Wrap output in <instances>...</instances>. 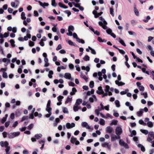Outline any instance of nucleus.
<instances>
[{"instance_id": "473e14b6", "label": "nucleus", "mask_w": 154, "mask_h": 154, "mask_svg": "<svg viewBox=\"0 0 154 154\" xmlns=\"http://www.w3.org/2000/svg\"><path fill=\"white\" fill-rule=\"evenodd\" d=\"M119 42L124 46H126V44L124 43V41L122 40L120 38H119Z\"/></svg>"}, {"instance_id": "f704fd0d", "label": "nucleus", "mask_w": 154, "mask_h": 154, "mask_svg": "<svg viewBox=\"0 0 154 154\" xmlns=\"http://www.w3.org/2000/svg\"><path fill=\"white\" fill-rule=\"evenodd\" d=\"M109 10H110V14L112 16H114V11L113 9L112 8H109Z\"/></svg>"}, {"instance_id": "2eb2a0df", "label": "nucleus", "mask_w": 154, "mask_h": 154, "mask_svg": "<svg viewBox=\"0 0 154 154\" xmlns=\"http://www.w3.org/2000/svg\"><path fill=\"white\" fill-rule=\"evenodd\" d=\"M8 117V115L6 114L5 115V116L3 117L1 120V123L2 124H4L6 121L7 118Z\"/></svg>"}, {"instance_id": "6ab92c4d", "label": "nucleus", "mask_w": 154, "mask_h": 154, "mask_svg": "<svg viewBox=\"0 0 154 154\" xmlns=\"http://www.w3.org/2000/svg\"><path fill=\"white\" fill-rule=\"evenodd\" d=\"M116 139H117V136L115 134H112L111 137V141H114Z\"/></svg>"}, {"instance_id": "37998d69", "label": "nucleus", "mask_w": 154, "mask_h": 154, "mask_svg": "<svg viewBox=\"0 0 154 154\" xmlns=\"http://www.w3.org/2000/svg\"><path fill=\"white\" fill-rule=\"evenodd\" d=\"M51 5L54 7L57 6V4L55 0H51Z\"/></svg>"}, {"instance_id": "49530a36", "label": "nucleus", "mask_w": 154, "mask_h": 154, "mask_svg": "<svg viewBox=\"0 0 154 154\" xmlns=\"http://www.w3.org/2000/svg\"><path fill=\"white\" fill-rule=\"evenodd\" d=\"M63 111L65 113H68V109L66 107H63Z\"/></svg>"}, {"instance_id": "bb28decb", "label": "nucleus", "mask_w": 154, "mask_h": 154, "mask_svg": "<svg viewBox=\"0 0 154 154\" xmlns=\"http://www.w3.org/2000/svg\"><path fill=\"white\" fill-rule=\"evenodd\" d=\"M80 77L81 78L84 79L86 82H87L88 78L85 75L81 74Z\"/></svg>"}, {"instance_id": "5fc2aeb1", "label": "nucleus", "mask_w": 154, "mask_h": 154, "mask_svg": "<svg viewBox=\"0 0 154 154\" xmlns=\"http://www.w3.org/2000/svg\"><path fill=\"white\" fill-rule=\"evenodd\" d=\"M2 76L4 78H7L8 76L7 73L6 72H3L2 74Z\"/></svg>"}, {"instance_id": "c9c22d12", "label": "nucleus", "mask_w": 154, "mask_h": 154, "mask_svg": "<svg viewBox=\"0 0 154 154\" xmlns=\"http://www.w3.org/2000/svg\"><path fill=\"white\" fill-rule=\"evenodd\" d=\"M46 110L47 111L48 113H50V114H52L51 113V110L52 108L50 107H46Z\"/></svg>"}, {"instance_id": "2f4dec72", "label": "nucleus", "mask_w": 154, "mask_h": 154, "mask_svg": "<svg viewBox=\"0 0 154 154\" xmlns=\"http://www.w3.org/2000/svg\"><path fill=\"white\" fill-rule=\"evenodd\" d=\"M115 103L116 105V106L117 107H120V105L119 102L118 100H116L115 101Z\"/></svg>"}, {"instance_id": "e433bc0d", "label": "nucleus", "mask_w": 154, "mask_h": 154, "mask_svg": "<svg viewBox=\"0 0 154 154\" xmlns=\"http://www.w3.org/2000/svg\"><path fill=\"white\" fill-rule=\"evenodd\" d=\"M139 123L141 125H142L144 126L146 125V123H144L142 119H140L139 120Z\"/></svg>"}, {"instance_id": "ea45409f", "label": "nucleus", "mask_w": 154, "mask_h": 154, "mask_svg": "<svg viewBox=\"0 0 154 154\" xmlns=\"http://www.w3.org/2000/svg\"><path fill=\"white\" fill-rule=\"evenodd\" d=\"M100 20H101L103 21V23L104 24H107V22L102 17H99Z\"/></svg>"}, {"instance_id": "0eeeda50", "label": "nucleus", "mask_w": 154, "mask_h": 154, "mask_svg": "<svg viewBox=\"0 0 154 154\" xmlns=\"http://www.w3.org/2000/svg\"><path fill=\"white\" fill-rule=\"evenodd\" d=\"M75 126V124L74 123H72L70 124L69 123H67L66 124V127L67 129H70L73 128Z\"/></svg>"}, {"instance_id": "69168bd1", "label": "nucleus", "mask_w": 154, "mask_h": 154, "mask_svg": "<svg viewBox=\"0 0 154 154\" xmlns=\"http://www.w3.org/2000/svg\"><path fill=\"white\" fill-rule=\"evenodd\" d=\"M118 50L119 53L122 54H125V52L123 50L120 49H119Z\"/></svg>"}, {"instance_id": "1a4fd4ad", "label": "nucleus", "mask_w": 154, "mask_h": 154, "mask_svg": "<svg viewBox=\"0 0 154 154\" xmlns=\"http://www.w3.org/2000/svg\"><path fill=\"white\" fill-rule=\"evenodd\" d=\"M104 91L101 86H100L98 87V90L97 91L96 93L99 94H101L104 93Z\"/></svg>"}, {"instance_id": "4468645a", "label": "nucleus", "mask_w": 154, "mask_h": 154, "mask_svg": "<svg viewBox=\"0 0 154 154\" xmlns=\"http://www.w3.org/2000/svg\"><path fill=\"white\" fill-rule=\"evenodd\" d=\"M115 83L116 85L119 86L123 85H125V83L122 82H119L118 80H116L115 81Z\"/></svg>"}, {"instance_id": "9d476101", "label": "nucleus", "mask_w": 154, "mask_h": 154, "mask_svg": "<svg viewBox=\"0 0 154 154\" xmlns=\"http://www.w3.org/2000/svg\"><path fill=\"white\" fill-rule=\"evenodd\" d=\"M113 130V128L110 126H108L106 127V132L108 133H112Z\"/></svg>"}, {"instance_id": "393cba45", "label": "nucleus", "mask_w": 154, "mask_h": 154, "mask_svg": "<svg viewBox=\"0 0 154 154\" xmlns=\"http://www.w3.org/2000/svg\"><path fill=\"white\" fill-rule=\"evenodd\" d=\"M118 121L116 120H114L112 121L111 122L110 124V125H116L117 124Z\"/></svg>"}, {"instance_id": "b1692460", "label": "nucleus", "mask_w": 154, "mask_h": 154, "mask_svg": "<svg viewBox=\"0 0 154 154\" xmlns=\"http://www.w3.org/2000/svg\"><path fill=\"white\" fill-rule=\"evenodd\" d=\"M72 96H70L69 97H68L67 98V100L65 102L66 103H68L69 102H70L72 101Z\"/></svg>"}, {"instance_id": "a19ab883", "label": "nucleus", "mask_w": 154, "mask_h": 154, "mask_svg": "<svg viewBox=\"0 0 154 154\" xmlns=\"http://www.w3.org/2000/svg\"><path fill=\"white\" fill-rule=\"evenodd\" d=\"M64 98L62 96H59L57 97V98L58 101L59 102H61L62 101V99Z\"/></svg>"}, {"instance_id": "f03ea898", "label": "nucleus", "mask_w": 154, "mask_h": 154, "mask_svg": "<svg viewBox=\"0 0 154 154\" xmlns=\"http://www.w3.org/2000/svg\"><path fill=\"white\" fill-rule=\"evenodd\" d=\"M101 146L102 147L106 148L109 151H110L111 150V144L107 142H104L102 144Z\"/></svg>"}, {"instance_id": "423d86ee", "label": "nucleus", "mask_w": 154, "mask_h": 154, "mask_svg": "<svg viewBox=\"0 0 154 154\" xmlns=\"http://www.w3.org/2000/svg\"><path fill=\"white\" fill-rule=\"evenodd\" d=\"M76 140V138L72 136L71 137L70 141L73 144L75 143L76 145H78L79 144L80 142L79 141L77 140Z\"/></svg>"}, {"instance_id": "052dcab7", "label": "nucleus", "mask_w": 154, "mask_h": 154, "mask_svg": "<svg viewBox=\"0 0 154 154\" xmlns=\"http://www.w3.org/2000/svg\"><path fill=\"white\" fill-rule=\"evenodd\" d=\"M62 48L61 45L60 44H59L58 45L57 47L56 48V49L57 51H58L61 49Z\"/></svg>"}, {"instance_id": "dca6fc26", "label": "nucleus", "mask_w": 154, "mask_h": 154, "mask_svg": "<svg viewBox=\"0 0 154 154\" xmlns=\"http://www.w3.org/2000/svg\"><path fill=\"white\" fill-rule=\"evenodd\" d=\"M82 99H77L76 101L75 104L76 106H78L79 105H80L82 103Z\"/></svg>"}, {"instance_id": "3c124183", "label": "nucleus", "mask_w": 154, "mask_h": 154, "mask_svg": "<svg viewBox=\"0 0 154 154\" xmlns=\"http://www.w3.org/2000/svg\"><path fill=\"white\" fill-rule=\"evenodd\" d=\"M134 12L135 13V14L137 16H138L139 15V12L137 10L135 7L134 8Z\"/></svg>"}, {"instance_id": "6e6552de", "label": "nucleus", "mask_w": 154, "mask_h": 154, "mask_svg": "<svg viewBox=\"0 0 154 154\" xmlns=\"http://www.w3.org/2000/svg\"><path fill=\"white\" fill-rule=\"evenodd\" d=\"M81 125L83 128H86L88 129H91L90 127L89 126L88 123L86 122H82Z\"/></svg>"}, {"instance_id": "a211bd4d", "label": "nucleus", "mask_w": 154, "mask_h": 154, "mask_svg": "<svg viewBox=\"0 0 154 154\" xmlns=\"http://www.w3.org/2000/svg\"><path fill=\"white\" fill-rule=\"evenodd\" d=\"M77 91L76 88H73L72 89V91L70 92V94L71 95H73L75 94V93Z\"/></svg>"}, {"instance_id": "e2e57ef3", "label": "nucleus", "mask_w": 154, "mask_h": 154, "mask_svg": "<svg viewBox=\"0 0 154 154\" xmlns=\"http://www.w3.org/2000/svg\"><path fill=\"white\" fill-rule=\"evenodd\" d=\"M34 114L31 113L30 114H29V119H33L34 118Z\"/></svg>"}, {"instance_id": "39448f33", "label": "nucleus", "mask_w": 154, "mask_h": 154, "mask_svg": "<svg viewBox=\"0 0 154 154\" xmlns=\"http://www.w3.org/2000/svg\"><path fill=\"white\" fill-rule=\"evenodd\" d=\"M119 144L122 146H123L126 149H128L129 146L128 144L122 140H120L119 142Z\"/></svg>"}, {"instance_id": "4be33fe9", "label": "nucleus", "mask_w": 154, "mask_h": 154, "mask_svg": "<svg viewBox=\"0 0 154 154\" xmlns=\"http://www.w3.org/2000/svg\"><path fill=\"white\" fill-rule=\"evenodd\" d=\"M29 119L28 116H23L22 117L21 120H20L21 122H22L24 120H28Z\"/></svg>"}, {"instance_id": "72a5a7b5", "label": "nucleus", "mask_w": 154, "mask_h": 154, "mask_svg": "<svg viewBox=\"0 0 154 154\" xmlns=\"http://www.w3.org/2000/svg\"><path fill=\"white\" fill-rule=\"evenodd\" d=\"M88 48L90 50H91V52L92 54H96V52L94 49H93L90 46H88Z\"/></svg>"}, {"instance_id": "cd10ccee", "label": "nucleus", "mask_w": 154, "mask_h": 154, "mask_svg": "<svg viewBox=\"0 0 154 154\" xmlns=\"http://www.w3.org/2000/svg\"><path fill=\"white\" fill-rule=\"evenodd\" d=\"M76 41L79 43H81L82 44L85 43V41L79 38H76Z\"/></svg>"}, {"instance_id": "a878e982", "label": "nucleus", "mask_w": 154, "mask_h": 154, "mask_svg": "<svg viewBox=\"0 0 154 154\" xmlns=\"http://www.w3.org/2000/svg\"><path fill=\"white\" fill-rule=\"evenodd\" d=\"M140 131L143 133L145 135H147L148 134H149L148 131L146 130L140 129Z\"/></svg>"}, {"instance_id": "bf43d9fd", "label": "nucleus", "mask_w": 154, "mask_h": 154, "mask_svg": "<svg viewBox=\"0 0 154 154\" xmlns=\"http://www.w3.org/2000/svg\"><path fill=\"white\" fill-rule=\"evenodd\" d=\"M64 12L67 14V16L68 17L71 14V13L68 10L65 11Z\"/></svg>"}, {"instance_id": "774afa93", "label": "nucleus", "mask_w": 154, "mask_h": 154, "mask_svg": "<svg viewBox=\"0 0 154 154\" xmlns=\"http://www.w3.org/2000/svg\"><path fill=\"white\" fill-rule=\"evenodd\" d=\"M20 114H21V112L19 110H17L16 111V115L17 116H19L20 115Z\"/></svg>"}, {"instance_id": "412c9836", "label": "nucleus", "mask_w": 154, "mask_h": 154, "mask_svg": "<svg viewBox=\"0 0 154 154\" xmlns=\"http://www.w3.org/2000/svg\"><path fill=\"white\" fill-rule=\"evenodd\" d=\"M74 28L73 26L72 25L69 26L68 28V32L69 31H73L74 30Z\"/></svg>"}, {"instance_id": "09e8293b", "label": "nucleus", "mask_w": 154, "mask_h": 154, "mask_svg": "<svg viewBox=\"0 0 154 154\" xmlns=\"http://www.w3.org/2000/svg\"><path fill=\"white\" fill-rule=\"evenodd\" d=\"M84 59L86 61H88L90 59V57L87 55H85L84 58Z\"/></svg>"}, {"instance_id": "ddd939ff", "label": "nucleus", "mask_w": 154, "mask_h": 154, "mask_svg": "<svg viewBox=\"0 0 154 154\" xmlns=\"http://www.w3.org/2000/svg\"><path fill=\"white\" fill-rule=\"evenodd\" d=\"M143 109H140L139 111H138L137 112V115L139 117L142 116L143 113Z\"/></svg>"}, {"instance_id": "4d7b16f0", "label": "nucleus", "mask_w": 154, "mask_h": 154, "mask_svg": "<svg viewBox=\"0 0 154 154\" xmlns=\"http://www.w3.org/2000/svg\"><path fill=\"white\" fill-rule=\"evenodd\" d=\"M68 43L70 45H74L75 46H76L74 44V43H73V42H72V41H71V40H69L68 41Z\"/></svg>"}, {"instance_id": "8fccbe9b", "label": "nucleus", "mask_w": 154, "mask_h": 154, "mask_svg": "<svg viewBox=\"0 0 154 154\" xmlns=\"http://www.w3.org/2000/svg\"><path fill=\"white\" fill-rule=\"evenodd\" d=\"M23 67V66H20V68H19L17 70L18 72L19 73H21L22 72V68Z\"/></svg>"}, {"instance_id": "a18cd8bd", "label": "nucleus", "mask_w": 154, "mask_h": 154, "mask_svg": "<svg viewBox=\"0 0 154 154\" xmlns=\"http://www.w3.org/2000/svg\"><path fill=\"white\" fill-rule=\"evenodd\" d=\"M150 19V17L149 16H148L146 17V20H143V21L145 23L147 22Z\"/></svg>"}, {"instance_id": "de8ad7c7", "label": "nucleus", "mask_w": 154, "mask_h": 154, "mask_svg": "<svg viewBox=\"0 0 154 154\" xmlns=\"http://www.w3.org/2000/svg\"><path fill=\"white\" fill-rule=\"evenodd\" d=\"M94 82L93 81H91L89 83V87L90 88H92L94 86Z\"/></svg>"}, {"instance_id": "20e7f679", "label": "nucleus", "mask_w": 154, "mask_h": 154, "mask_svg": "<svg viewBox=\"0 0 154 154\" xmlns=\"http://www.w3.org/2000/svg\"><path fill=\"white\" fill-rule=\"evenodd\" d=\"M122 131V128L120 126L117 127L115 129V133L117 135H120Z\"/></svg>"}, {"instance_id": "58836bf2", "label": "nucleus", "mask_w": 154, "mask_h": 154, "mask_svg": "<svg viewBox=\"0 0 154 154\" xmlns=\"http://www.w3.org/2000/svg\"><path fill=\"white\" fill-rule=\"evenodd\" d=\"M99 123L102 125H105V121L103 119H100L99 121Z\"/></svg>"}, {"instance_id": "603ef678", "label": "nucleus", "mask_w": 154, "mask_h": 154, "mask_svg": "<svg viewBox=\"0 0 154 154\" xmlns=\"http://www.w3.org/2000/svg\"><path fill=\"white\" fill-rule=\"evenodd\" d=\"M106 32L109 34H111L112 33V30L110 29H109L106 30Z\"/></svg>"}, {"instance_id": "6e6d98bb", "label": "nucleus", "mask_w": 154, "mask_h": 154, "mask_svg": "<svg viewBox=\"0 0 154 154\" xmlns=\"http://www.w3.org/2000/svg\"><path fill=\"white\" fill-rule=\"evenodd\" d=\"M33 127V125L32 124H30L27 127V129L29 130H31Z\"/></svg>"}, {"instance_id": "7c9ffc66", "label": "nucleus", "mask_w": 154, "mask_h": 154, "mask_svg": "<svg viewBox=\"0 0 154 154\" xmlns=\"http://www.w3.org/2000/svg\"><path fill=\"white\" fill-rule=\"evenodd\" d=\"M148 137H152L154 138V133L153 131L149 132V133Z\"/></svg>"}, {"instance_id": "f3484780", "label": "nucleus", "mask_w": 154, "mask_h": 154, "mask_svg": "<svg viewBox=\"0 0 154 154\" xmlns=\"http://www.w3.org/2000/svg\"><path fill=\"white\" fill-rule=\"evenodd\" d=\"M137 146L138 147L140 148L141 150L143 152H144L145 151V149L143 145L140 144H139Z\"/></svg>"}, {"instance_id": "338daca9", "label": "nucleus", "mask_w": 154, "mask_h": 154, "mask_svg": "<svg viewBox=\"0 0 154 154\" xmlns=\"http://www.w3.org/2000/svg\"><path fill=\"white\" fill-rule=\"evenodd\" d=\"M69 68L71 69H74V66L73 64H70L69 65Z\"/></svg>"}, {"instance_id": "79ce46f5", "label": "nucleus", "mask_w": 154, "mask_h": 154, "mask_svg": "<svg viewBox=\"0 0 154 154\" xmlns=\"http://www.w3.org/2000/svg\"><path fill=\"white\" fill-rule=\"evenodd\" d=\"M136 134V132L135 131V130H133L132 131V132H131V134L130 135V136L132 137L134 135H135Z\"/></svg>"}, {"instance_id": "c85d7f7f", "label": "nucleus", "mask_w": 154, "mask_h": 154, "mask_svg": "<svg viewBox=\"0 0 154 154\" xmlns=\"http://www.w3.org/2000/svg\"><path fill=\"white\" fill-rule=\"evenodd\" d=\"M21 18L22 20H25L26 18L25 17V14L24 12H22L21 15Z\"/></svg>"}, {"instance_id": "9b49d317", "label": "nucleus", "mask_w": 154, "mask_h": 154, "mask_svg": "<svg viewBox=\"0 0 154 154\" xmlns=\"http://www.w3.org/2000/svg\"><path fill=\"white\" fill-rule=\"evenodd\" d=\"M38 2L40 5L44 8H45L46 6H48L49 5L48 3H47L44 2L43 3L40 1H38Z\"/></svg>"}, {"instance_id": "f257e3e1", "label": "nucleus", "mask_w": 154, "mask_h": 154, "mask_svg": "<svg viewBox=\"0 0 154 154\" xmlns=\"http://www.w3.org/2000/svg\"><path fill=\"white\" fill-rule=\"evenodd\" d=\"M0 144L1 146L2 147H5L6 148L5 149V151L6 152V154H9V151L10 149V147L8 146L9 144L7 141L3 142L1 141L0 142Z\"/></svg>"}, {"instance_id": "c03bdc74", "label": "nucleus", "mask_w": 154, "mask_h": 154, "mask_svg": "<svg viewBox=\"0 0 154 154\" xmlns=\"http://www.w3.org/2000/svg\"><path fill=\"white\" fill-rule=\"evenodd\" d=\"M109 86L108 85H106L105 86V89L104 91L105 92H108L109 91Z\"/></svg>"}, {"instance_id": "4c0bfd02", "label": "nucleus", "mask_w": 154, "mask_h": 154, "mask_svg": "<svg viewBox=\"0 0 154 154\" xmlns=\"http://www.w3.org/2000/svg\"><path fill=\"white\" fill-rule=\"evenodd\" d=\"M128 91L129 90L128 89H126L125 91H121L120 93V94L122 95H124L126 94L127 93Z\"/></svg>"}, {"instance_id": "aec40b11", "label": "nucleus", "mask_w": 154, "mask_h": 154, "mask_svg": "<svg viewBox=\"0 0 154 154\" xmlns=\"http://www.w3.org/2000/svg\"><path fill=\"white\" fill-rule=\"evenodd\" d=\"M42 134H36L35 135V138L37 139H39L40 138H41L42 137Z\"/></svg>"}, {"instance_id": "7ed1b4c3", "label": "nucleus", "mask_w": 154, "mask_h": 154, "mask_svg": "<svg viewBox=\"0 0 154 154\" xmlns=\"http://www.w3.org/2000/svg\"><path fill=\"white\" fill-rule=\"evenodd\" d=\"M20 134V132L19 131L11 133L8 134V137L10 139L19 136Z\"/></svg>"}, {"instance_id": "13d9d810", "label": "nucleus", "mask_w": 154, "mask_h": 154, "mask_svg": "<svg viewBox=\"0 0 154 154\" xmlns=\"http://www.w3.org/2000/svg\"><path fill=\"white\" fill-rule=\"evenodd\" d=\"M7 134L8 135V134L6 132H4L2 133V135L4 138L6 137Z\"/></svg>"}, {"instance_id": "864d4df0", "label": "nucleus", "mask_w": 154, "mask_h": 154, "mask_svg": "<svg viewBox=\"0 0 154 154\" xmlns=\"http://www.w3.org/2000/svg\"><path fill=\"white\" fill-rule=\"evenodd\" d=\"M138 88L139 90L143 92L144 91V88L143 85L140 86Z\"/></svg>"}, {"instance_id": "0e129e2a", "label": "nucleus", "mask_w": 154, "mask_h": 154, "mask_svg": "<svg viewBox=\"0 0 154 154\" xmlns=\"http://www.w3.org/2000/svg\"><path fill=\"white\" fill-rule=\"evenodd\" d=\"M131 23L133 25H134L137 22V21L134 20H131Z\"/></svg>"}, {"instance_id": "c756f323", "label": "nucleus", "mask_w": 154, "mask_h": 154, "mask_svg": "<svg viewBox=\"0 0 154 154\" xmlns=\"http://www.w3.org/2000/svg\"><path fill=\"white\" fill-rule=\"evenodd\" d=\"M9 42L11 43L12 46L13 47H14L15 46V45L14 44L15 42L13 39H11L10 40Z\"/></svg>"}, {"instance_id": "680f3d73", "label": "nucleus", "mask_w": 154, "mask_h": 154, "mask_svg": "<svg viewBox=\"0 0 154 154\" xmlns=\"http://www.w3.org/2000/svg\"><path fill=\"white\" fill-rule=\"evenodd\" d=\"M26 128V127H22L21 128H20L19 130L21 131L22 132V131H25Z\"/></svg>"}, {"instance_id": "f8f14e48", "label": "nucleus", "mask_w": 154, "mask_h": 154, "mask_svg": "<svg viewBox=\"0 0 154 154\" xmlns=\"http://www.w3.org/2000/svg\"><path fill=\"white\" fill-rule=\"evenodd\" d=\"M64 77L66 79H69L71 80L72 79L71 78V75L69 73H66L65 74Z\"/></svg>"}, {"instance_id": "5701e85b", "label": "nucleus", "mask_w": 154, "mask_h": 154, "mask_svg": "<svg viewBox=\"0 0 154 154\" xmlns=\"http://www.w3.org/2000/svg\"><path fill=\"white\" fill-rule=\"evenodd\" d=\"M146 125H147L148 127L150 128H152L153 126V125L152 122L150 121L147 122Z\"/></svg>"}]
</instances>
